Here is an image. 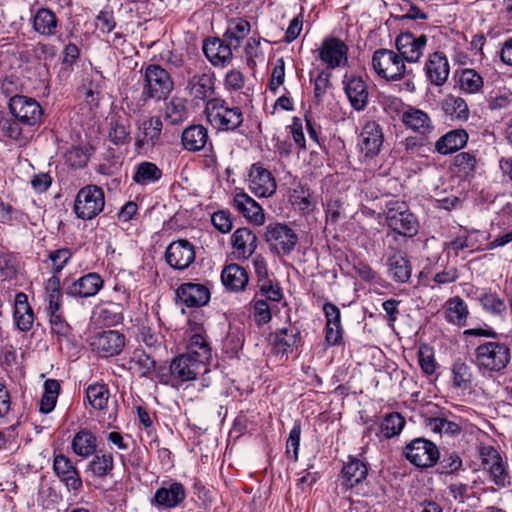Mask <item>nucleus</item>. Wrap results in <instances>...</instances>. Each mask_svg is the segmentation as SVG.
<instances>
[{
	"label": "nucleus",
	"instance_id": "obj_1",
	"mask_svg": "<svg viewBox=\"0 0 512 512\" xmlns=\"http://www.w3.org/2000/svg\"><path fill=\"white\" fill-rule=\"evenodd\" d=\"M510 361L509 345L497 339L485 341L474 350L473 362L479 371L499 373L506 369Z\"/></svg>",
	"mask_w": 512,
	"mask_h": 512
},
{
	"label": "nucleus",
	"instance_id": "obj_2",
	"mask_svg": "<svg viewBox=\"0 0 512 512\" xmlns=\"http://www.w3.org/2000/svg\"><path fill=\"white\" fill-rule=\"evenodd\" d=\"M385 223L391 230L386 236H392L394 240L397 235L412 238L419 230V222L405 202L390 201L386 204Z\"/></svg>",
	"mask_w": 512,
	"mask_h": 512
},
{
	"label": "nucleus",
	"instance_id": "obj_3",
	"mask_svg": "<svg viewBox=\"0 0 512 512\" xmlns=\"http://www.w3.org/2000/svg\"><path fill=\"white\" fill-rule=\"evenodd\" d=\"M204 113L207 121L220 131H235L244 121L241 108L230 107L224 99L219 97L211 98L206 102Z\"/></svg>",
	"mask_w": 512,
	"mask_h": 512
},
{
	"label": "nucleus",
	"instance_id": "obj_4",
	"mask_svg": "<svg viewBox=\"0 0 512 512\" xmlns=\"http://www.w3.org/2000/svg\"><path fill=\"white\" fill-rule=\"evenodd\" d=\"M402 455L413 466L421 469L433 467L440 459L438 447L426 438H415L407 443Z\"/></svg>",
	"mask_w": 512,
	"mask_h": 512
},
{
	"label": "nucleus",
	"instance_id": "obj_5",
	"mask_svg": "<svg viewBox=\"0 0 512 512\" xmlns=\"http://www.w3.org/2000/svg\"><path fill=\"white\" fill-rule=\"evenodd\" d=\"M105 196L96 185H87L79 190L74 202V212L78 218L91 220L103 211Z\"/></svg>",
	"mask_w": 512,
	"mask_h": 512
},
{
	"label": "nucleus",
	"instance_id": "obj_6",
	"mask_svg": "<svg viewBox=\"0 0 512 512\" xmlns=\"http://www.w3.org/2000/svg\"><path fill=\"white\" fill-rule=\"evenodd\" d=\"M173 88V80L164 68L154 64L146 67L142 90L143 96L158 100L165 99Z\"/></svg>",
	"mask_w": 512,
	"mask_h": 512
},
{
	"label": "nucleus",
	"instance_id": "obj_7",
	"mask_svg": "<svg viewBox=\"0 0 512 512\" xmlns=\"http://www.w3.org/2000/svg\"><path fill=\"white\" fill-rule=\"evenodd\" d=\"M9 110L22 125L33 127L42 121L43 109L34 98L15 95L10 98Z\"/></svg>",
	"mask_w": 512,
	"mask_h": 512
},
{
	"label": "nucleus",
	"instance_id": "obj_8",
	"mask_svg": "<svg viewBox=\"0 0 512 512\" xmlns=\"http://www.w3.org/2000/svg\"><path fill=\"white\" fill-rule=\"evenodd\" d=\"M372 65L377 75L386 80H399L405 74L403 59L392 50H376L372 57Z\"/></svg>",
	"mask_w": 512,
	"mask_h": 512
},
{
	"label": "nucleus",
	"instance_id": "obj_9",
	"mask_svg": "<svg viewBox=\"0 0 512 512\" xmlns=\"http://www.w3.org/2000/svg\"><path fill=\"white\" fill-rule=\"evenodd\" d=\"M264 240L279 254L288 255L298 243V235L286 224L270 223L265 227Z\"/></svg>",
	"mask_w": 512,
	"mask_h": 512
},
{
	"label": "nucleus",
	"instance_id": "obj_10",
	"mask_svg": "<svg viewBox=\"0 0 512 512\" xmlns=\"http://www.w3.org/2000/svg\"><path fill=\"white\" fill-rule=\"evenodd\" d=\"M207 366L187 354L179 355L170 364V377L172 386L178 387L181 383L195 380L201 372L206 373Z\"/></svg>",
	"mask_w": 512,
	"mask_h": 512
},
{
	"label": "nucleus",
	"instance_id": "obj_11",
	"mask_svg": "<svg viewBox=\"0 0 512 512\" xmlns=\"http://www.w3.org/2000/svg\"><path fill=\"white\" fill-rule=\"evenodd\" d=\"M162 120L157 116L144 119L135 135V147L139 152L147 153L161 144Z\"/></svg>",
	"mask_w": 512,
	"mask_h": 512
},
{
	"label": "nucleus",
	"instance_id": "obj_12",
	"mask_svg": "<svg viewBox=\"0 0 512 512\" xmlns=\"http://www.w3.org/2000/svg\"><path fill=\"white\" fill-rule=\"evenodd\" d=\"M188 325L192 334L189 338L185 354L196 360H201V363L207 366L212 358V349L205 336L203 324L195 319H189Z\"/></svg>",
	"mask_w": 512,
	"mask_h": 512
},
{
	"label": "nucleus",
	"instance_id": "obj_13",
	"mask_svg": "<svg viewBox=\"0 0 512 512\" xmlns=\"http://www.w3.org/2000/svg\"><path fill=\"white\" fill-rule=\"evenodd\" d=\"M427 41L428 37L425 34L416 36L406 31L396 37L395 45L403 61L415 63L423 56Z\"/></svg>",
	"mask_w": 512,
	"mask_h": 512
},
{
	"label": "nucleus",
	"instance_id": "obj_14",
	"mask_svg": "<svg viewBox=\"0 0 512 512\" xmlns=\"http://www.w3.org/2000/svg\"><path fill=\"white\" fill-rule=\"evenodd\" d=\"M196 257L194 245L186 239L173 241L165 251V259L170 267L176 270L188 268Z\"/></svg>",
	"mask_w": 512,
	"mask_h": 512
},
{
	"label": "nucleus",
	"instance_id": "obj_15",
	"mask_svg": "<svg viewBox=\"0 0 512 512\" xmlns=\"http://www.w3.org/2000/svg\"><path fill=\"white\" fill-rule=\"evenodd\" d=\"M90 345L100 357L115 356L123 350L125 336L116 330L103 331L91 338Z\"/></svg>",
	"mask_w": 512,
	"mask_h": 512
},
{
	"label": "nucleus",
	"instance_id": "obj_16",
	"mask_svg": "<svg viewBox=\"0 0 512 512\" xmlns=\"http://www.w3.org/2000/svg\"><path fill=\"white\" fill-rule=\"evenodd\" d=\"M347 45L338 38H327L320 48V59L328 68L335 69L347 64Z\"/></svg>",
	"mask_w": 512,
	"mask_h": 512
},
{
	"label": "nucleus",
	"instance_id": "obj_17",
	"mask_svg": "<svg viewBox=\"0 0 512 512\" xmlns=\"http://www.w3.org/2000/svg\"><path fill=\"white\" fill-rule=\"evenodd\" d=\"M249 188L257 197H270L276 192V181L271 172L253 164L249 173Z\"/></svg>",
	"mask_w": 512,
	"mask_h": 512
},
{
	"label": "nucleus",
	"instance_id": "obj_18",
	"mask_svg": "<svg viewBox=\"0 0 512 512\" xmlns=\"http://www.w3.org/2000/svg\"><path fill=\"white\" fill-rule=\"evenodd\" d=\"M480 455L484 469L489 472L492 481L496 485L505 486L509 483V475L505 464L495 448L491 446L484 447L481 449Z\"/></svg>",
	"mask_w": 512,
	"mask_h": 512
},
{
	"label": "nucleus",
	"instance_id": "obj_19",
	"mask_svg": "<svg viewBox=\"0 0 512 512\" xmlns=\"http://www.w3.org/2000/svg\"><path fill=\"white\" fill-rule=\"evenodd\" d=\"M383 145V132L381 126L375 121L367 122L359 136L361 153L367 158L377 156Z\"/></svg>",
	"mask_w": 512,
	"mask_h": 512
},
{
	"label": "nucleus",
	"instance_id": "obj_20",
	"mask_svg": "<svg viewBox=\"0 0 512 512\" xmlns=\"http://www.w3.org/2000/svg\"><path fill=\"white\" fill-rule=\"evenodd\" d=\"M424 71L432 85H444L450 74V65L446 55L439 51L429 54L424 65Z\"/></svg>",
	"mask_w": 512,
	"mask_h": 512
},
{
	"label": "nucleus",
	"instance_id": "obj_21",
	"mask_svg": "<svg viewBox=\"0 0 512 512\" xmlns=\"http://www.w3.org/2000/svg\"><path fill=\"white\" fill-rule=\"evenodd\" d=\"M53 470L68 490L77 492L82 488L80 473L67 456L56 455L53 460Z\"/></svg>",
	"mask_w": 512,
	"mask_h": 512
},
{
	"label": "nucleus",
	"instance_id": "obj_22",
	"mask_svg": "<svg viewBox=\"0 0 512 512\" xmlns=\"http://www.w3.org/2000/svg\"><path fill=\"white\" fill-rule=\"evenodd\" d=\"M176 299L187 307H200L210 300V292L203 284L183 283L176 289Z\"/></svg>",
	"mask_w": 512,
	"mask_h": 512
},
{
	"label": "nucleus",
	"instance_id": "obj_23",
	"mask_svg": "<svg viewBox=\"0 0 512 512\" xmlns=\"http://www.w3.org/2000/svg\"><path fill=\"white\" fill-rule=\"evenodd\" d=\"M185 498L186 491L181 483L168 482L156 490L151 503L158 507L172 509L180 505Z\"/></svg>",
	"mask_w": 512,
	"mask_h": 512
},
{
	"label": "nucleus",
	"instance_id": "obj_24",
	"mask_svg": "<svg viewBox=\"0 0 512 512\" xmlns=\"http://www.w3.org/2000/svg\"><path fill=\"white\" fill-rule=\"evenodd\" d=\"M234 48L229 45L224 38H211L203 43V52L206 58L214 66H225L232 60V50Z\"/></svg>",
	"mask_w": 512,
	"mask_h": 512
},
{
	"label": "nucleus",
	"instance_id": "obj_25",
	"mask_svg": "<svg viewBox=\"0 0 512 512\" xmlns=\"http://www.w3.org/2000/svg\"><path fill=\"white\" fill-rule=\"evenodd\" d=\"M344 90L348 100L357 111H363L369 100V89L366 81L360 76H350L344 81Z\"/></svg>",
	"mask_w": 512,
	"mask_h": 512
},
{
	"label": "nucleus",
	"instance_id": "obj_26",
	"mask_svg": "<svg viewBox=\"0 0 512 512\" xmlns=\"http://www.w3.org/2000/svg\"><path fill=\"white\" fill-rule=\"evenodd\" d=\"M233 206L249 222L258 226L265 222L262 207L248 194L244 192L235 194Z\"/></svg>",
	"mask_w": 512,
	"mask_h": 512
},
{
	"label": "nucleus",
	"instance_id": "obj_27",
	"mask_svg": "<svg viewBox=\"0 0 512 512\" xmlns=\"http://www.w3.org/2000/svg\"><path fill=\"white\" fill-rule=\"evenodd\" d=\"M187 90L193 99L208 101L215 93V76L212 73H201L192 76L187 83Z\"/></svg>",
	"mask_w": 512,
	"mask_h": 512
},
{
	"label": "nucleus",
	"instance_id": "obj_28",
	"mask_svg": "<svg viewBox=\"0 0 512 512\" xmlns=\"http://www.w3.org/2000/svg\"><path fill=\"white\" fill-rule=\"evenodd\" d=\"M401 121L408 129L423 136L430 134L434 130L429 115L414 107H409L402 113Z\"/></svg>",
	"mask_w": 512,
	"mask_h": 512
},
{
	"label": "nucleus",
	"instance_id": "obj_29",
	"mask_svg": "<svg viewBox=\"0 0 512 512\" xmlns=\"http://www.w3.org/2000/svg\"><path fill=\"white\" fill-rule=\"evenodd\" d=\"M103 280L97 273H88L72 283L67 293L73 297L88 298L95 296L103 287Z\"/></svg>",
	"mask_w": 512,
	"mask_h": 512
},
{
	"label": "nucleus",
	"instance_id": "obj_30",
	"mask_svg": "<svg viewBox=\"0 0 512 512\" xmlns=\"http://www.w3.org/2000/svg\"><path fill=\"white\" fill-rule=\"evenodd\" d=\"M32 23L34 31L44 37L55 36L59 30V20L56 14L46 7L37 9Z\"/></svg>",
	"mask_w": 512,
	"mask_h": 512
},
{
	"label": "nucleus",
	"instance_id": "obj_31",
	"mask_svg": "<svg viewBox=\"0 0 512 512\" xmlns=\"http://www.w3.org/2000/svg\"><path fill=\"white\" fill-rule=\"evenodd\" d=\"M257 236L246 227L238 228L231 237V243L238 257L248 258L257 248Z\"/></svg>",
	"mask_w": 512,
	"mask_h": 512
},
{
	"label": "nucleus",
	"instance_id": "obj_32",
	"mask_svg": "<svg viewBox=\"0 0 512 512\" xmlns=\"http://www.w3.org/2000/svg\"><path fill=\"white\" fill-rule=\"evenodd\" d=\"M221 281L227 290L240 292L248 284V272L239 264H229L222 270Z\"/></svg>",
	"mask_w": 512,
	"mask_h": 512
},
{
	"label": "nucleus",
	"instance_id": "obj_33",
	"mask_svg": "<svg viewBox=\"0 0 512 512\" xmlns=\"http://www.w3.org/2000/svg\"><path fill=\"white\" fill-rule=\"evenodd\" d=\"M13 317L20 331L27 332L32 328L34 313L28 302V296L23 292H19L15 296Z\"/></svg>",
	"mask_w": 512,
	"mask_h": 512
},
{
	"label": "nucleus",
	"instance_id": "obj_34",
	"mask_svg": "<svg viewBox=\"0 0 512 512\" xmlns=\"http://www.w3.org/2000/svg\"><path fill=\"white\" fill-rule=\"evenodd\" d=\"M468 141V133L464 129H454L440 137L435 143L438 153L447 155L463 148Z\"/></svg>",
	"mask_w": 512,
	"mask_h": 512
},
{
	"label": "nucleus",
	"instance_id": "obj_35",
	"mask_svg": "<svg viewBox=\"0 0 512 512\" xmlns=\"http://www.w3.org/2000/svg\"><path fill=\"white\" fill-rule=\"evenodd\" d=\"M299 339V331L292 328H282L270 335L272 351L275 355H285L291 352L292 347Z\"/></svg>",
	"mask_w": 512,
	"mask_h": 512
},
{
	"label": "nucleus",
	"instance_id": "obj_36",
	"mask_svg": "<svg viewBox=\"0 0 512 512\" xmlns=\"http://www.w3.org/2000/svg\"><path fill=\"white\" fill-rule=\"evenodd\" d=\"M388 272L398 283H407L411 277L412 268L409 260L400 252L395 251L387 259Z\"/></svg>",
	"mask_w": 512,
	"mask_h": 512
},
{
	"label": "nucleus",
	"instance_id": "obj_37",
	"mask_svg": "<svg viewBox=\"0 0 512 512\" xmlns=\"http://www.w3.org/2000/svg\"><path fill=\"white\" fill-rule=\"evenodd\" d=\"M368 474L365 463L356 458H349V461L342 469V486L348 490L362 482Z\"/></svg>",
	"mask_w": 512,
	"mask_h": 512
},
{
	"label": "nucleus",
	"instance_id": "obj_38",
	"mask_svg": "<svg viewBox=\"0 0 512 512\" xmlns=\"http://www.w3.org/2000/svg\"><path fill=\"white\" fill-rule=\"evenodd\" d=\"M250 23L243 18H232L228 20L226 31L223 35L225 41L234 49L241 46L242 41L250 32Z\"/></svg>",
	"mask_w": 512,
	"mask_h": 512
},
{
	"label": "nucleus",
	"instance_id": "obj_39",
	"mask_svg": "<svg viewBox=\"0 0 512 512\" xmlns=\"http://www.w3.org/2000/svg\"><path fill=\"white\" fill-rule=\"evenodd\" d=\"M181 141L186 150L200 151L208 141V131L202 125H192L183 130Z\"/></svg>",
	"mask_w": 512,
	"mask_h": 512
},
{
	"label": "nucleus",
	"instance_id": "obj_40",
	"mask_svg": "<svg viewBox=\"0 0 512 512\" xmlns=\"http://www.w3.org/2000/svg\"><path fill=\"white\" fill-rule=\"evenodd\" d=\"M71 447L77 456L85 459L96 453L97 439L91 431L82 429L74 435Z\"/></svg>",
	"mask_w": 512,
	"mask_h": 512
},
{
	"label": "nucleus",
	"instance_id": "obj_41",
	"mask_svg": "<svg viewBox=\"0 0 512 512\" xmlns=\"http://www.w3.org/2000/svg\"><path fill=\"white\" fill-rule=\"evenodd\" d=\"M108 138L115 145H125L129 143L131 140L129 120L121 116L111 117Z\"/></svg>",
	"mask_w": 512,
	"mask_h": 512
},
{
	"label": "nucleus",
	"instance_id": "obj_42",
	"mask_svg": "<svg viewBox=\"0 0 512 512\" xmlns=\"http://www.w3.org/2000/svg\"><path fill=\"white\" fill-rule=\"evenodd\" d=\"M129 369L140 377H149L155 369V360L143 350H135L129 360Z\"/></svg>",
	"mask_w": 512,
	"mask_h": 512
},
{
	"label": "nucleus",
	"instance_id": "obj_43",
	"mask_svg": "<svg viewBox=\"0 0 512 512\" xmlns=\"http://www.w3.org/2000/svg\"><path fill=\"white\" fill-rule=\"evenodd\" d=\"M162 177V170L152 162L143 161L137 165L133 175L135 183L148 185L157 182Z\"/></svg>",
	"mask_w": 512,
	"mask_h": 512
},
{
	"label": "nucleus",
	"instance_id": "obj_44",
	"mask_svg": "<svg viewBox=\"0 0 512 512\" xmlns=\"http://www.w3.org/2000/svg\"><path fill=\"white\" fill-rule=\"evenodd\" d=\"M442 109L452 119L466 121L469 118V108L466 101L458 96L449 95L443 103Z\"/></svg>",
	"mask_w": 512,
	"mask_h": 512
},
{
	"label": "nucleus",
	"instance_id": "obj_45",
	"mask_svg": "<svg viewBox=\"0 0 512 512\" xmlns=\"http://www.w3.org/2000/svg\"><path fill=\"white\" fill-rule=\"evenodd\" d=\"M92 460L87 465V471L95 477L104 478L108 476L114 468V459L110 453H95Z\"/></svg>",
	"mask_w": 512,
	"mask_h": 512
},
{
	"label": "nucleus",
	"instance_id": "obj_46",
	"mask_svg": "<svg viewBox=\"0 0 512 512\" xmlns=\"http://www.w3.org/2000/svg\"><path fill=\"white\" fill-rule=\"evenodd\" d=\"M404 417L398 412L388 413L380 424V432L384 438L390 439L401 433L405 426Z\"/></svg>",
	"mask_w": 512,
	"mask_h": 512
},
{
	"label": "nucleus",
	"instance_id": "obj_47",
	"mask_svg": "<svg viewBox=\"0 0 512 512\" xmlns=\"http://www.w3.org/2000/svg\"><path fill=\"white\" fill-rule=\"evenodd\" d=\"M445 314L446 320L448 322L458 326H462L465 324L468 316L467 305L459 297L450 299L447 302Z\"/></svg>",
	"mask_w": 512,
	"mask_h": 512
},
{
	"label": "nucleus",
	"instance_id": "obj_48",
	"mask_svg": "<svg viewBox=\"0 0 512 512\" xmlns=\"http://www.w3.org/2000/svg\"><path fill=\"white\" fill-rule=\"evenodd\" d=\"M484 81L482 76L474 69H463L459 76L460 89L469 94H475L481 91Z\"/></svg>",
	"mask_w": 512,
	"mask_h": 512
},
{
	"label": "nucleus",
	"instance_id": "obj_49",
	"mask_svg": "<svg viewBox=\"0 0 512 512\" xmlns=\"http://www.w3.org/2000/svg\"><path fill=\"white\" fill-rule=\"evenodd\" d=\"M453 387L460 390H467L472 383L471 368L462 361H457L452 367Z\"/></svg>",
	"mask_w": 512,
	"mask_h": 512
},
{
	"label": "nucleus",
	"instance_id": "obj_50",
	"mask_svg": "<svg viewBox=\"0 0 512 512\" xmlns=\"http://www.w3.org/2000/svg\"><path fill=\"white\" fill-rule=\"evenodd\" d=\"M289 200L295 208L303 213H308L313 209L309 189L300 184L290 192Z\"/></svg>",
	"mask_w": 512,
	"mask_h": 512
},
{
	"label": "nucleus",
	"instance_id": "obj_51",
	"mask_svg": "<svg viewBox=\"0 0 512 512\" xmlns=\"http://www.w3.org/2000/svg\"><path fill=\"white\" fill-rule=\"evenodd\" d=\"M86 398L94 409L102 410L107 405L109 391L103 384H93L88 386L86 390Z\"/></svg>",
	"mask_w": 512,
	"mask_h": 512
},
{
	"label": "nucleus",
	"instance_id": "obj_52",
	"mask_svg": "<svg viewBox=\"0 0 512 512\" xmlns=\"http://www.w3.org/2000/svg\"><path fill=\"white\" fill-rule=\"evenodd\" d=\"M426 426L435 433L449 436L457 435L461 432L459 424L449 421L444 417H430L426 420Z\"/></svg>",
	"mask_w": 512,
	"mask_h": 512
},
{
	"label": "nucleus",
	"instance_id": "obj_53",
	"mask_svg": "<svg viewBox=\"0 0 512 512\" xmlns=\"http://www.w3.org/2000/svg\"><path fill=\"white\" fill-rule=\"evenodd\" d=\"M98 319L105 326H115L122 322L121 306L116 303H108L98 311Z\"/></svg>",
	"mask_w": 512,
	"mask_h": 512
},
{
	"label": "nucleus",
	"instance_id": "obj_54",
	"mask_svg": "<svg viewBox=\"0 0 512 512\" xmlns=\"http://www.w3.org/2000/svg\"><path fill=\"white\" fill-rule=\"evenodd\" d=\"M186 117V107L180 98H172L166 105L165 118L171 124H179Z\"/></svg>",
	"mask_w": 512,
	"mask_h": 512
},
{
	"label": "nucleus",
	"instance_id": "obj_55",
	"mask_svg": "<svg viewBox=\"0 0 512 512\" xmlns=\"http://www.w3.org/2000/svg\"><path fill=\"white\" fill-rule=\"evenodd\" d=\"M301 425L295 422L292 427L289 437L286 442V454L288 458L296 462L298 460L299 445H300Z\"/></svg>",
	"mask_w": 512,
	"mask_h": 512
},
{
	"label": "nucleus",
	"instance_id": "obj_56",
	"mask_svg": "<svg viewBox=\"0 0 512 512\" xmlns=\"http://www.w3.org/2000/svg\"><path fill=\"white\" fill-rule=\"evenodd\" d=\"M477 160L470 152H461L454 157V165L458 171L468 176L474 173Z\"/></svg>",
	"mask_w": 512,
	"mask_h": 512
},
{
	"label": "nucleus",
	"instance_id": "obj_57",
	"mask_svg": "<svg viewBox=\"0 0 512 512\" xmlns=\"http://www.w3.org/2000/svg\"><path fill=\"white\" fill-rule=\"evenodd\" d=\"M72 257V251L68 248H61L49 253L48 258L52 262L54 274H59Z\"/></svg>",
	"mask_w": 512,
	"mask_h": 512
},
{
	"label": "nucleus",
	"instance_id": "obj_58",
	"mask_svg": "<svg viewBox=\"0 0 512 512\" xmlns=\"http://www.w3.org/2000/svg\"><path fill=\"white\" fill-rule=\"evenodd\" d=\"M440 468L441 473H456L462 468V459L456 452L445 453L440 460Z\"/></svg>",
	"mask_w": 512,
	"mask_h": 512
},
{
	"label": "nucleus",
	"instance_id": "obj_59",
	"mask_svg": "<svg viewBox=\"0 0 512 512\" xmlns=\"http://www.w3.org/2000/svg\"><path fill=\"white\" fill-rule=\"evenodd\" d=\"M483 308L492 314H501L506 310V305L496 294H484L480 298Z\"/></svg>",
	"mask_w": 512,
	"mask_h": 512
},
{
	"label": "nucleus",
	"instance_id": "obj_60",
	"mask_svg": "<svg viewBox=\"0 0 512 512\" xmlns=\"http://www.w3.org/2000/svg\"><path fill=\"white\" fill-rule=\"evenodd\" d=\"M49 317L52 333L59 337H68L71 334V327L61 313H51Z\"/></svg>",
	"mask_w": 512,
	"mask_h": 512
},
{
	"label": "nucleus",
	"instance_id": "obj_61",
	"mask_svg": "<svg viewBox=\"0 0 512 512\" xmlns=\"http://www.w3.org/2000/svg\"><path fill=\"white\" fill-rule=\"evenodd\" d=\"M21 123L16 119L4 118L0 120V129L3 134L12 139L18 140L22 135Z\"/></svg>",
	"mask_w": 512,
	"mask_h": 512
},
{
	"label": "nucleus",
	"instance_id": "obj_62",
	"mask_svg": "<svg viewBox=\"0 0 512 512\" xmlns=\"http://www.w3.org/2000/svg\"><path fill=\"white\" fill-rule=\"evenodd\" d=\"M330 77L331 74L325 71L320 72L316 77L314 81V97L317 103L322 101L323 96L330 87Z\"/></svg>",
	"mask_w": 512,
	"mask_h": 512
},
{
	"label": "nucleus",
	"instance_id": "obj_63",
	"mask_svg": "<svg viewBox=\"0 0 512 512\" xmlns=\"http://www.w3.org/2000/svg\"><path fill=\"white\" fill-rule=\"evenodd\" d=\"M285 79V62L283 58L276 60L275 66L272 69L271 80L269 88L272 92L276 93L280 85L283 84Z\"/></svg>",
	"mask_w": 512,
	"mask_h": 512
},
{
	"label": "nucleus",
	"instance_id": "obj_64",
	"mask_svg": "<svg viewBox=\"0 0 512 512\" xmlns=\"http://www.w3.org/2000/svg\"><path fill=\"white\" fill-rule=\"evenodd\" d=\"M211 221L213 226L221 233H228L232 229V220L228 212H214L212 214Z\"/></svg>",
	"mask_w": 512,
	"mask_h": 512
}]
</instances>
